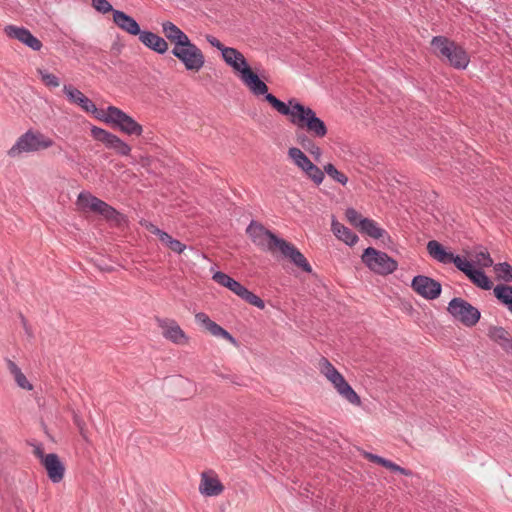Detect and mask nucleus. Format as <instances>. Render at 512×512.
Listing matches in <instances>:
<instances>
[{
	"label": "nucleus",
	"instance_id": "ddd939ff",
	"mask_svg": "<svg viewBox=\"0 0 512 512\" xmlns=\"http://www.w3.org/2000/svg\"><path fill=\"white\" fill-rule=\"evenodd\" d=\"M77 204L82 209H90L109 221H119L121 213L105 201L97 198L89 192H81L78 195Z\"/></svg>",
	"mask_w": 512,
	"mask_h": 512
},
{
	"label": "nucleus",
	"instance_id": "603ef678",
	"mask_svg": "<svg viewBox=\"0 0 512 512\" xmlns=\"http://www.w3.org/2000/svg\"><path fill=\"white\" fill-rule=\"evenodd\" d=\"M20 320H21V324H22V326H23V328H24V330H25V333H26L28 336L32 337V336H33V334H32L31 327L29 326L28 321H27V319L23 316V314H20Z\"/></svg>",
	"mask_w": 512,
	"mask_h": 512
},
{
	"label": "nucleus",
	"instance_id": "dca6fc26",
	"mask_svg": "<svg viewBox=\"0 0 512 512\" xmlns=\"http://www.w3.org/2000/svg\"><path fill=\"white\" fill-rule=\"evenodd\" d=\"M91 135L102 142L108 149L114 150L120 156H129L131 146L117 135L97 126L91 128Z\"/></svg>",
	"mask_w": 512,
	"mask_h": 512
},
{
	"label": "nucleus",
	"instance_id": "39448f33",
	"mask_svg": "<svg viewBox=\"0 0 512 512\" xmlns=\"http://www.w3.org/2000/svg\"><path fill=\"white\" fill-rule=\"evenodd\" d=\"M96 118L112 125L129 136H141L143 127L126 112L115 106H108L106 111L96 115Z\"/></svg>",
	"mask_w": 512,
	"mask_h": 512
},
{
	"label": "nucleus",
	"instance_id": "20e7f679",
	"mask_svg": "<svg viewBox=\"0 0 512 512\" xmlns=\"http://www.w3.org/2000/svg\"><path fill=\"white\" fill-rule=\"evenodd\" d=\"M55 145V141L40 130L28 129L18 137L14 145L7 151L11 158H17L23 154L37 153L47 150Z\"/></svg>",
	"mask_w": 512,
	"mask_h": 512
},
{
	"label": "nucleus",
	"instance_id": "37998d69",
	"mask_svg": "<svg viewBox=\"0 0 512 512\" xmlns=\"http://www.w3.org/2000/svg\"><path fill=\"white\" fill-rule=\"evenodd\" d=\"M381 466L393 471V472H397V473H400V474H403L405 476H411L412 475V472L408 469H405L399 465H397L396 463L392 462L391 460H388L386 458L383 459L382 463H381Z\"/></svg>",
	"mask_w": 512,
	"mask_h": 512
},
{
	"label": "nucleus",
	"instance_id": "9b49d317",
	"mask_svg": "<svg viewBox=\"0 0 512 512\" xmlns=\"http://www.w3.org/2000/svg\"><path fill=\"white\" fill-rule=\"evenodd\" d=\"M212 279L219 285L229 289L231 292L236 294L250 305H253L261 310L265 308V302L259 296L248 290L245 286L230 277L228 274L221 271H216L213 273Z\"/></svg>",
	"mask_w": 512,
	"mask_h": 512
},
{
	"label": "nucleus",
	"instance_id": "6e6552de",
	"mask_svg": "<svg viewBox=\"0 0 512 512\" xmlns=\"http://www.w3.org/2000/svg\"><path fill=\"white\" fill-rule=\"evenodd\" d=\"M361 260L371 272L381 276L390 275L398 269V262L394 258L374 247L364 249Z\"/></svg>",
	"mask_w": 512,
	"mask_h": 512
},
{
	"label": "nucleus",
	"instance_id": "0eeeda50",
	"mask_svg": "<svg viewBox=\"0 0 512 512\" xmlns=\"http://www.w3.org/2000/svg\"><path fill=\"white\" fill-rule=\"evenodd\" d=\"M321 373L333 384L339 395L350 404L359 406L361 399L343 375L326 359L320 360Z\"/></svg>",
	"mask_w": 512,
	"mask_h": 512
},
{
	"label": "nucleus",
	"instance_id": "79ce46f5",
	"mask_svg": "<svg viewBox=\"0 0 512 512\" xmlns=\"http://www.w3.org/2000/svg\"><path fill=\"white\" fill-rule=\"evenodd\" d=\"M495 271L506 281H512V266L507 262H501L495 265Z\"/></svg>",
	"mask_w": 512,
	"mask_h": 512
},
{
	"label": "nucleus",
	"instance_id": "f8f14e48",
	"mask_svg": "<svg viewBox=\"0 0 512 512\" xmlns=\"http://www.w3.org/2000/svg\"><path fill=\"white\" fill-rule=\"evenodd\" d=\"M447 310L455 320L466 327H473L478 323L481 317L478 308L459 297L450 300Z\"/></svg>",
	"mask_w": 512,
	"mask_h": 512
},
{
	"label": "nucleus",
	"instance_id": "412c9836",
	"mask_svg": "<svg viewBox=\"0 0 512 512\" xmlns=\"http://www.w3.org/2000/svg\"><path fill=\"white\" fill-rule=\"evenodd\" d=\"M63 92L70 103L79 106L83 111L87 113H92L95 116L101 114V112L98 111L94 102L74 86L70 84H65L63 86Z\"/></svg>",
	"mask_w": 512,
	"mask_h": 512
},
{
	"label": "nucleus",
	"instance_id": "f257e3e1",
	"mask_svg": "<svg viewBox=\"0 0 512 512\" xmlns=\"http://www.w3.org/2000/svg\"><path fill=\"white\" fill-rule=\"evenodd\" d=\"M278 113L288 116L289 121L296 130L307 132L314 138H324L328 129L325 122L319 118L316 112L309 106H305L295 98H290L287 103L279 100L273 94H267L266 100Z\"/></svg>",
	"mask_w": 512,
	"mask_h": 512
},
{
	"label": "nucleus",
	"instance_id": "49530a36",
	"mask_svg": "<svg viewBox=\"0 0 512 512\" xmlns=\"http://www.w3.org/2000/svg\"><path fill=\"white\" fill-rule=\"evenodd\" d=\"M73 422L74 424L76 425V427L79 429V432L81 434V436L86 439V432H85V422L84 420L82 419V417L80 415H78L77 413H73Z\"/></svg>",
	"mask_w": 512,
	"mask_h": 512
},
{
	"label": "nucleus",
	"instance_id": "3c124183",
	"mask_svg": "<svg viewBox=\"0 0 512 512\" xmlns=\"http://www.w3.org/2000/svg\"><path fill=\"white\" fill-rule=\"evenodd\" d=\"M364 455H365L366 459H368L369 461H371L373 463L379 464V465H381V463L384 459L383 457L373 454V453H370V452H365Z\"/></svg>",
	"mask_w": 512,
	"mask_h": 512
},
{
	"label": "nucleus",
	"instance_id": "864d4df0",
	"mask_svg": "<svg viewBox=\"0 0 512 512\" xmlns=\"http://www.w3.org/2000/svg\"><path fill=\"white\" fill-rule=\"evenodd\" d=\"M34 454L37 458L40 459L41 464L43 463V459L46 457L47 454H44L43 448L41 445H37L34 449Z\"/></svg>",
	"mask_w": 512,
	"mask_h": 512
},
{
	"label": "nucleus",
	"instance_id": "f03ea898",
	"mask_svg": "<svg viewBox=\"0 0 512 512\" xmlns=\"http://www.w3.org/2000/svg\"><path fill=\"white\" fill-rule=\"evenodd\" d=\"M246 233L252 242L260 249L268 252L280 251L283 257L290 260L296 267L306 273L312 272V267L301 251L288 241L278 237L266 229L261 223L252 220L246 228Z\"/></svg>",
	"mask_w": 512,
	"mask_h": 512
},
{
	"label": "nucleus",
	"instance_id": "7ed1b4c3",
	"mask_svg": "<svg viewBox=\"0 0 512 512\" xmlns=\"http://www.w3.org/2000/svg\"><path fill=\"white\" fill-rule=\"evenodd\" d=\"M434 54L457 70H464L470 62L467 51L445 36H434L431 40Z\"/></svg>",
	"mask_w": 512,
	"mask_h": 512
},
{
	"label": "nucleus",
	"instance_id": "c03bdc74",
	"mask_svg": "<svg viewBox=\"0 0 512 512\" xmlns=\"http://www.w3.org/2000/svg\"><path fill=\"white\" fill-rule=\"evenodd\" d=\"M221 54L226 64L230 65L231 63H235V59H238L237 56H239V51L232 47H225Z\"/></svg>",
	"mask_w": 512,
	"mask_h": 512
},
{
	"label": "nucleus",
	"instance_id": "e433bc0d",
	"mask_svg": "<svg viewBox=\"0 0 512 512\" xmlns=\"http://www.w3.org/2000/svg\"><path fill=\"white\" fill-rule=\"evenodd\" d=\"M37 74L39 75L42 83L46 87H48L50 89H54V88L59 87L60 79L56 75H54L53 73L49 72L48 70L43 69V68H38L37 69Z\"/></svg>",
	"mask_w": 512,
	"mask_h": 512
},
{
	"label": "nucleus",
	"instance_id": "c9c22d12",
	"mask_svg": "<svg viewBox=\"0 0 512 512\" xmlns=\"http://www.w3.org/2000/svg\"><path fill=\"white\" fill-rule=\"evenodd\" d=\"M308 179H310L314 184L320 185L325 177L324 169L321 170L318 166H316L313 162L310 163L306 169L303 171Z\"/></svg>",
	"mask_w": 512,
	"mask_h": 512
},
{
	"label": "nucleus",
	"instance_id": "ea45409f",
	"mask_svg": "<svg viewBox=\"0 0 512 512\" xmlns=\"http://www.w3.org/2000/svg\"><path fill=\"white\" fill-rule=\"evenodd\" d=\"M92 7L101 14H107L109 12L114 15V11L117 9H114L111 3L108 0H91Z\"/></svg>",
	"mask_w": 512,
	"mask_h": 512
},
{
	"label": "nucleus",
	"instance_id": "c756f323",
	"mask_svg": "<svg viewBox=\"0 0 512 512\" xmlns=\"http://www.w3.org/2000/svg\"><path fill=\"white\" fill-rule=\"evenodd\" d=\"M161 27L166 39L173 43L174 46H179L190 39L186 33L171 21H164Z\"/></svg>",
	"mask_w": 512,
	"mask_h": 512
},
{
	"label": "nucleus",
	"instance_id": "a878e982",
	"mask_svg": "<svg viewBox=\"0 0 512 512\" xmlns=\"http://www.w3.org/2000/svg\"><path fill=\"white\" fill-rule=\"evenodd\" d=\"M113 23L123 32L131 35L138 36L141 30L139 23L130 15L121 10L114 11Z\"/></svg>",
	"mask_w": 512,
	"mask_h": 512
},
{
	"label": "nucleus",
	"instance_id": "6ab92c4d",
	"mask_svg": "<svg viewBox=\"0 0 512 512\" xmlns=\"http://www.w3.org/2000/svg\"><path fill=\"white\" fill-rule=\"evenodd\" d=\"M4 32L7 37L18 40L33 51H39L43 46L42 42L25 27L10 24L4 27Z\"/></svg>",
	"mask_w": 512,
	"mask_h": 512
},
{
	"label": "nucleus",
	"instance_id": "c85d7f7f",
	"mask_svg": "<svg viewBox=\"0 0 512 512\" xmlns=\"http://www.w3.org/2000/svg\"><path fill=\"white\" fill-rule=\"evenodd\" d=\"M488 337L497 343L506 353L512 354V337L509 332L501 326H491L488 329Z\"/></svg>",
	"mask_w": 512,
	"mask_h": 512
},
{
	"label": "nucleus",
	"instance_id": "9d476101",
	"mask_svg": "<svg viewBox=\"0 0 512 512\" xmlns=\"http://www.w3.org/2000/svg\"><path fill=\"white\" fill-rule=\"evenodd\" d=\"M171 53L187 71L198 72L205 65V56L202 50L190 39L179 46H174Z\"/></svg>",
	"mask_w": 512,
	"mask_h": 512
},
{
	"label": "nucleus",
	"instance_id": "4468645a",
	"mask_svg": "<svg viewBox=\"0 0 512 512\" xmlns=\"http://www.w3.org/2000/svg\"><path fill=\"white\" fill-rule=\"evenodd\" d=\"M77 204L82 209H90L109 221H119L121 213L105 201L97 198L89 192H81L78 195Z\"/></svg>",
	"mask_w": 512,
	"mask_h": 512
},
{
	"label": "nucleus",
	"instance_id": "5701e85b",
	"mask_svg": "<svg viewBox=\"0 0 512 512\" xmlns=\"http://www.w3.org/2000/svg\"><path fill=\"white\" fill-rule=\"evenodd\" d=\"M199 491L206 497L218 496L223 493L224 485L213 470L201 474Z\"/></svg>",
	"mask_w": 512,
	"mask_h": 512
},
{
	"label": "nucleus",
	"instance_id": "473e14b6",
	"mask_svg": "<svg viewBox=\"0 0 512 512\" xmlns=\"http://www.w3.org/2000/svg\"><path fill=\"white\" fill-rule=\"evenodd\" d=\"M360 231L373 239H390L388 232L381 228L375 220L370 218H365L362 221Z\"/></svg>",
	"mask_w": 512,
	"mask_h": 512
},
{
	"label": "nucleus",
	"instance_id": "cd10ccee",
	"mask_svg": "<svg viewBox=\"0 0 512 512\" xmlns=\"http://www.w3.org/2000/svg\"><path fill=\"white\" fill-rule=\"evenodd\" d=\"M314 136H310L307 132L296 130L295 141L306 152L311 154L316 161H319L322 156L321 148L313 140Z\"/></svg>",
	"mask_w": 512,
	"mask_h": 512
},
{
	"label": "nucleus",
	"instance_id": "f704fd0d",
	"mask_svg": "<svg viewBox=\"0 0 512 512\" xmlns=\"http://www.w3.org/2000/svg\"><path fill=\"white\" fill-rule=\"evenodd\" d=\"M288 156L293 161V163L302 171L306 169V167L312 163V161L306 156V154L297 147H291L288 150Z\"/></svg>",
	"mask_w": 512,
	"mask_h": 512
},
{
	"label": "nucleus",
	"instance_id": "393cba45",
	"mask_svg": "<svg viewBox=\"0 0 512 512\" xmlns=\"http://www.w3.org/2000/svg\"><path fill=\"white\" fill-rule=\"evenodd\" d=\"M42 465L47 471V476L53 483H59L63 480L65 466L56 453H49L43 459Z\"/></svg>",
	"mask_w": 512,
	"mask_h": 512
},
{
	"label": "nucleus",
	"instance_id": "a18cd8bd",
	"mask_svg": "<svg viewBox=\"0 0 512 512\" xmlns=\"http://www.w3.org/2000/svg\"><path fill=\"white\" fill-rule=\"evenodd\" d=\"M14 380L17 383V385L25 390H32L33 386L32 384L27 380L26 376L20 371L19 373L15 374Z\"/></svg>",
	"mask_w": 512,
	"mask_h": 512
},
{
	"label": "nucleus",
	"instance_id": "a211bd4d",
	"mask_svg": "<svg viewBox=\"0 0 512 512\" xmlns=\"http://www.w3.org/2000/svg\"><path fill=\"white\" fill-rule=\"evenodd\" d=\"M155 321L161 328L162 336L166 340L176 345L188 343V336L174 319L156 317Z\"/></svg>",
	"mask_w": 512,
	"mask_h": 512
},
{
	"label": "nucleus",
	"instance_id": "72a5a7b5",
	"mask_svg": "<svg viewBox=\"0 0 512 512\" xmlns=\"http://www.w3.org/2000/svg\"><path fill=\"white\" fill-rule=\"evenodd\" d=\"M494 295L512 313V286L497 285L494 288Z\"/></svg>",
	"mask_w": 512,
	"mask_h": 512
},
{
	"label": "nucleus",
	"instance_id": "2f4dec72",
	"mask_svg": "<svg viewBox=\"0 0 512 512\" xmlns=\"http://www.w3.org/2000/svg\"><path fill=\"white\" fill-rule=\"evenodd\" d=\"M151 233L158 236L162 244L167 246L171 251L181 254L185 251L187 246L177 239L172 238L167 232L159 229L158 227L151 225Z\"/></svg>",
	"mask_w": 512,
	"mask_h": 512
},
{
	"label": "nucleus",
	"instance_id": "f3484780",
	"mask_svg": "<svg viewBox=\"0 0 512 512\" xmlns=\"http://www.w3.org/2000/svg\"><path fill=\"white\" fill-rule=\"evenodd\" d=\"M411 288L427 300H434L441 295V283L425 275H416L411 282Z\"/></svg>",
	"mask_w": 512,
	"mask_h": 512
},
{
	"label": "nucleus",
	"instance_id": "a19ab883",
	"mask_svg": "<svg viewBox=\"0 0 512 512\" xmlns=\"http://www.w3.org/2000/svg\"><path fill=\"white\" fill-rule=\"evenodd\" d=\"M345 215L351 225L358 227L359 229L361 228L362 221L365 219V217H362L361 214H359L354 208H347Z\"/></svg>",
	"mask_w": 512,
	"mask_h": 512
},
{
	"label": "nucleus",
	"instance_id": "423d86ee",
	"mask_svg": "<svg viewBox=\"0 0 512 512\" xmlns=\"http://www.w3.org/2000/svg\"><path fill=\"white\" fill-rule=\"evenodd\" d=\"M321 373L333 384L339 395L350 404L359 406L361 399L343 375L326 359L320 360Z\"/></svg>",
	"mask_w": 512,
	"mask_h": 512
},
{
	"label": "nucleus",
	"instance_id": "bb28decb",
	"mask_svg": "<svg viewBox=\"0 0 512 512\" xmlns=\"http://www.w3.org/2000/svg\"><path fill=\"white\" fill-rule=\"evenodd\" d=\"M139 41L148 49L156 52L157 54H165L168 51L167 41L148 30H143L138 37Z\"/></svg>",
	"mask_w": 512,
	"mask_h": 512
},
{
	"label": "nucleus",
	"instance_id": "8fccbe9b",
	"mask_svg": "<svg viewBox=\"0 0 512 512\" xmlns=\"http://www.w3.org/2000/svg\"><path fill=\"white\" fill-rule=\"evenodd\" d=\"M364 455H365L366 459H368L369 461H371L373 463L379 464V465H381V463L384 459L383 457L373 454V453H370V452H365Z\"/></svg>",
	"mask_w": 512,
	"mask_h": 512
},
{
	"label": "nucleus",
	"instance_id": "1a4fd4ad",
	"mask_svg": "<svg viewBox=\"0 0 512 512\" xmlns=\"http://www.w3.org/2000/svg\"><path fill=\"white\" fill-rule=\"evenodd\" d=\"M238 59H235V63H231L229 66L239 74L241 81L248 87L250 92L255 96L263 95L266 100L268 92V86L262 81L259 76L252 71L244 55L239 51Z\"/></svg>",
	"mask_w": 512,
	"mask_h": 512
},
{
	"label": "nucleus",
	"instance_id": "4be33fe9",
	"mask_svg": "<svg viewBox=\"0 0 512 512\" xmlns=\"http://www.w3.org/2000/svg\"><path fill=\"white\" fill-rule=\"evenodd\" d=\"M458 270L463 272L474 285L483 290H490L493 286L492 281L485 272L482 269L475 268L473 264L466 259L461 263Z\"/></svg>",
	"mask_w": 512,
	"mask_h": 512
},
{
	"label": "nucleus",
	"instance_id": "de8ad7c7",
	"mask_svg": "<svg viewBox=\"0 0 512 512\" xmlns=\"http://www.w3.org/2000/svg\"><path fill=\"white\" fill-rule=\"evenodd\" d=\"M206 41L214 48L218 49L219 51H223V49L226 47L224 46L216 37L212 35H206Z\"/></svg>",
	"mask_w": 512,
	"mask_h": 512
},
{
	"label": "nucleus",
	"instance_id": "09e8293b",
	"mask_svg": "<svg viewBox=\"0 0 512 512\" xmlns=\"http://www.w3.org/2000/svg\"><path fill=\"white\" fill-rule=\"evenodd\" d=\"M5 362L7 365V369L13 376L21 371V369L18 367V365L11 359L7 358V359H5Z\"/></svg>",
	"mask_w": 512,
	"mask_h": 512
},
{
	"label": "nucleus",
	"instance_id": "4c0bfd02",
	"mask_svg": "<svg viewBox=\"0 0 512 512\" xmlns=\"http://www.w3.org/2000/svg\"><path fill=\"white\" fill-rule=\"evenodd\" d=\"M324 171L335 182L343 186L348 183V177L344 173L340 172L332 163L325 164Z\"/></svg>",
	"mask_w": 512,
	"mask_h": 512
},
{
	"label": "nucleus",
	"instance_id": "aec40b11",
	"mask_svg": "<svg viewBox=\"0 0 512 512\" xmlns=\"http://www.w3.org/2000/svg\"><path fill=\"white\" fill-rule=\"evenodd\" d=\"M427 251L436 261L442 264L453 263L457 269L460 268L461 263H463L465 259L460 255H455L454 253L447 251L445 247L436 240H431L427 243Z\"/></svg>",
	"mask_w": 512,
	"mask_h": 512
},
{
	"label": "nucleus",
	"instance_id": "58836bf2",
	"mask_svg": "<svg viewBox=\"0 0 512 512\" xmlns=\"http://www.w3.org/2000/svg\"><path fill=\"white\" fill-rule=\"evenodd\" d=\"M476 264L482 268H489L493 265V259L486 249H482L475 253Z\"/></svg>",
	"mask_w": 512,
	"mask_h": 512
},
{
	"label": "nucleus",
	"instance_id": "2eb2a0df",
	"mask_svg": "<svg viewBox=\"0 0 512 512\" xmlns=\"http://www.w3.org/2000/svg\"><path fill=\"white\" fill-rule=\"evenodd\" d=\"M77 204L82 209H90L109 221H119L121 213L105 201L97 198L89 192H81L78 195Z\"/></svg>",
	"mask_w": 512,
	"mask_h": 512
},
{
	"label": "nucleus",
	"instance_id": "7c9ffc66",
	"mask_svg": "<svg viewBox=\"0 0 512 512\" xmlns=\"http://www.w3.org/2000/svg\"><path fill=\"white\" fill-rule=\"evenodd\" d=\"M331 230L339 240L343 241L349 246L355 245L359 240L356 233L338 222L335 218L332 219Z\"/></svg>",
	"mask_w": 512,
	"mask_h": 512
},
{
	"label": "nucleus",
	"instance_id": "b1692460",
	"mask_svg": "<svg viewBox=\"0 0 512 512\" xmlns=\"http://www.w3.org/2000/svg\"><path fill=\"white\" fill-rule=\"evenodd\" d=\"M195 321L197 324L205 328L210 334L215 337H221L229 341L233 345H237V340L233 337L226 329L218 325L216 322L211 320L209 316L204 312H198L195 314Z\"/></svg>",
	"mask_w": 512,
	"mask_h": 512
}]
</instances>
